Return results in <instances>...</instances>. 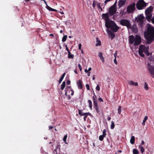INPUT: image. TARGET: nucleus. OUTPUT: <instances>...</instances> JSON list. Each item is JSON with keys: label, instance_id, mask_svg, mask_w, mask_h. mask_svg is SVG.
Wrapping results in <instances>:
<instances>
[{"label": "nucleus", "instance_id": "57", "mask_svg": "<svg viewBox=\"0 0 154 154\" xmlns=\"http://www.w3.org/2000/svg\"><path fill=\"white\" fill-rule=\"evenodd\" d=\"M145 53L147 56H149V52L148 50H147V52H146Z\"/></svg>", "mask_w": 154, "mask_h": 154}, {"label": "nucleus", "instance_id": "27", "mask_svg": "<svg viewBox=\"0 0 154 154\" xmlns=\"http://www.w3.org/2000/svg\"><path fill=\"white\" fill-rule=\"evenodd\" d=\"M66 85V82L65 81H63L61 85L60 88L62 90H63L65 88Z\"/></svg>", "mask_w": 154, "mask_h": 154}, {"label": "nucleus", "instance_id": "12", "mask_svg": "<svg viewBox=\"0 0 154 154\" xmlns=\"http://www.w3.org/2000/svg\"><path fill=\"white\" fill-rule=\"evenodd\" d=\"M147 69L151 75H154V68L153 67L149 64H148Z\"/></svg>", "mask_w": 154, "mask_h": 154}, {"label": "nucleus", "instance_id": "64", "mask_svg": "<svg viewBox=\"0 0 154 154\" xmlns=\"http://www.w3.org/2000/svg\"><path fill=\"white\" fill-rule=\"evenodd\" d=\"M91 67H90L88 68V71H91Z\"/></svg>", "mask_w": 154, "mask_h": 154}, {"label": "nucleus", "instance_id": "37", "mask_svg": "<svg viewBox=\"0 0 154 154\" xmlns=\"http://www.w3.org/2000/svg\"><path fill=\"white\" fill-rule=\"evenodd\" d=\"M144 88L146 90H147L149 89L147 84L146 82H145L144 83Z\"/></svg>", "mask_w": 154, "mask_h": 154}, {"label": "nucleus", "instance_id": "52", "mask_svg": "<svg viewBox=\"0 0 154 154\" xmlns=\"http://www.w3.org/2000/svg\"><path fill=\"white\" fill-rule=\"evenodd\" d=\"M71 82L69 80H68L66 82L67 85H69L70 84Z\"/></svg>", "mask_w": 154, "mask_h": 154}, {"label": "nucleus", "instance_id": "40", "mask_svg": "<svg viewBox=\"0 0 154 154\" xmlns=\"http://www.w3.org/2000/svg\"><path fill=\"white\" fill-rule=\"evenodd\" d=\"M104 137H105L102 135H100L99 136V140L100 141H102L103 140L104 138Z\"/></svg>", "mask_w": 154, "mask_h": 154}, {"label": "nucleus", "instance_id": "31", "mask_svg": "<svg viewBox=\"0 0 154 154\" xmlns=\"http://www.w3.org/2000/svg\"><path fill=\"white\" fill-rule=\"evenodd\" d=\"M93 101L94 107L98 106L97 101L96 100H93Z\"/></svg>", "mask_w": 154, "mask_h": 154}, {"label": "nucleus", "instance_id": "18", "mask_svg": "<svg viewBox=\"0 0 154 154\" xmlns=\"http://www.w3.org/2000/svg\"><path fill=\"white\" fill-rule=\"evenodd\" d=\"M78 113L79 115L81 116H83L86 114H88L89 115H90L91 114L89 112L83 113L82 110L78 109Z\"/></svg>", "mask_w": 154, "mask_h": 154}, {"label": "nucleus", "instance_id": "7", "mask_svg": "<svg viewBox=\"0 0 154 154\" xmlns=\"http://www.w3.org/2000/svg\"><path fill=\"white\" fill-rule=\"evenodd\" d=\"M120 24L123 26H125L128 29H131V24L130 22L126 19H122L120 21Z\"/></svg>", "mask_w": 154, "mask_h": 154}, {"label": "nucleus", "instance_id": "58", "mask_svg": "<svg viewBox=\"0 0 154 154\" xmlns=\"http://www.w3.org/2000/svg\"><path fill=\"white\" fill-rule=\"evenodd\" d=\"M48 128L49 129H51L53 128V127L51 126H49Z\"/></svg>", "mask_w": 154, "mask_h": 154}, {"label": "nucleus", "instance_id": "61", "mask_svg": "<svg viewBox=\"0 0 154 154\" xmlns=\"http://www.w3.org/2000/svg\"><path fill=\"white\" fill-rule=\"evenodd\" d=\"M85 72H86V73H88V70H87V69H85Z\"/></svg>", "mask_w": 154, "mask_h": 154}, {"label": "nucleus", "instance_id": "6", "mask_svg": "<svg viewBox=\"0 0 154 154\" xmlns=\"http://www.w3.org/2000/svg\"><path fill=\"white\" fill-rule=\"evenodd\" d=\"M144 18L143 15L140 14L136 17L135 19V22L139 23V26L140 27L143 26Z\"/></svg>", "mask_w": 154, "mask_h": 154}, {"label": "nucleus", "instance_id": "55", "mask_svg": "<svg viewBox=\"0 0 154 154\" xmlns=\"http://www.w3.org/2000/svg\"><path fill=\"white\" fill-rule=\"evenodd\" d=\"M144 144V142L143 140L141 141V144L139 146H142V145H143Z\"/></svg>", "mask_w": 154, "mask_h": 154}, {"label": "nucleus", "instance_id": "3", "mask_svg": "<svg viewBox=\"0 0 154 154\" xmlns=\"http://www.w3.org/2000/svg\"><path fill=\"white\" fill-rule=\"evenodd\" d=\"M149 47H146L145 45H140L139 48L138 53L142 57H144V55L143 54L144 52L145 53L146 52H147V51L149 50Z\"/></svg>", "mask_w": 154, "mask_h": 154}, {"label": "nucleus", "instance_id": "45", "mask_svg": "<svg viewBox=\"0 0 154 154\" xmlns=\"http://www.w3.org/2000/svg\"><path fill=\"white\" fill-rule=\"evenodd\" d=\"M93 94H94V95L93 97L92 100H96V98H97L96 96V95L95 94L94 92Z\"/></svg>", "mask_w": 154, "mask_h": 154}, {"label": "nucleus", "instance_id": "11", "mask_svg": "<svg viewBox=\"0 0 154 154\" xmlns=\"http://www.w3.org/2000/svg\"><path fill=\"white\" fill-rule=\"evenodd\" d=\"M117 9L116 8H115L112 6H111L109 10V14L110 16L113 15L116 12Z\"/></svg>", "mask_w": 154, "mask_h": 154}, {"label": "nucleus", "instance_id": "24", "mask_svg": "<svg viewBox=\"0 0 154 154\" xmlns=\"http://www.w3.org/2000/svg\"><path fill=\"white\" fill-rule=\"evenodd\" d=\"M47 8L50 11H57V10L55 9H53L49 6H48L47 4Z\"/></svg>", "mask_w": 154, "mask_h": 154}, {"label": "nucleus", "instance_id": "14", "mask_svg": "<svg viewBox=\"0 0 154 154\" xmlns=\"http://www.w3.org/2000/svg\"><path fill=\"white\" fill-rule=\"evenodd\" d=\"M102 16V18L105 20V22L110 20L109 14L108 13L103 14Z\"/></svg>", "mask_w": 154, "mask_h": 154}, {"label": "nucleus", "instance_id": "26", "mask_svg": "<svg viewBox=\"0 0 154 154\" xmlns=\"http://www.w3.org/2000/svg\"><path fill=\"white\" fill-rule=\"evenodd\" d=\"M60 145H57L55 149L53 151L54 153H55V154H58V153L57 152V149L58 147H59V149H60Z\"/></svg>", "mask_w": 154, "mask_h": 154}, {"label": "nucleus", "instance_id": "29", "mask_svg": "<svg viewBox=\"0 0 154 154\" xmlns=\"http://www.w3.org/2000/svg\"><path fill=\"white\" fill-rule=\"evenodd\" d=\"M133 154H139V152L138 150L136 149H134L133 150Z\"/></svg>", "mask_w": 154, "mask_h": 154}, {"label": "nucleus", "instance_id": "63", "mask_svg": "<svg viewBox=\"0 0 154 154\" xmlns=\"http://www.w3.org/2000/svg\"><path fill=\"white\" fill-rule=\"evenodd\" d=\"M90 72H88V76H90Z\"/></svg>", "mask_w": 154, "mask_h": 154}, {"label": "nucleus", "instance_id": "2", "mask_svg": "<svg viewBox=\"0 0 154 154\" xmlns=\"http://www.w3.org/2000/svg\"><path fill=\"white\" fill-rule=\"evenodd\" d=\"M105 26L107 28H110L113 32H117L119 28L114 21L110 20L105 22Z\"/></svg>", "mask_w": 154, "mask_h": 154}, {"label": "nucleus", "instance_id": "25", "mask_svg": "<svg viewBox=\"0 0 154 154\" xmlns=\"http://www.w3.org/2000/svg\"><path fill=\"white\" fill-rule=\"evenodd\" d=\"M97 40V43L95 45V46H97L99 45H101V42L100 40L98 38H96Z\"/></svg>", "mask_w": 154, "mask_h": 154}, {"label": "nucleus", "instance_id": "8", "mask_svg": "<svg viewBox=\"0 0 154 154\" xmlns=\"http://www.w3.org/2000/svg\"><path fill=\"white\" fill-rule=\"evenodd\" d=\"M135 4L132 3L129 5L127 8V11L128 13H133L135 9Z\"/></svg>", "mask_w": 154, "mask_h": 154}, {"label": "nucleus", "instance_id": "44", "mask_svg": "<svg viewBox=\"0 0 154 154\" xmlns=\"http://www.w3.org/2000/svg\"><path fill=\"white\" fill-rule=\"evenodd\" d=\"M96 89L97 91H99L100 90V88L98 84L97 85L96 88Z\"/></svg>", "mask_w": 154, "mask_h": 154}, {"label": "nucleus", "instance_id": "59", "mask_svg": "<svg viewBox=\"0 0 154 154\" xmlns=\"http://www.w3.org/2000/svg\"><path fill=\"white\" fill-rule=\"evenodd\" d=\"M151 21L152 23L154 24V17L152 19Z\"/></svg>", "mask_w": 154, "mask_h": 154}, {"label": "nucleus", "instance_id": "38", "mask_svg": "<svg viewBox=\"0 0 154 154\" xmlns=\"http://www.w3.org/2000/svg\"><path fill=\"white\" fill-rule=\"evenodd\" d=\"M114 55L115 57V59L114 60V61L115 64H117V61L116 60V52L114 54Z\"/></svg>", "mask_w": 154, "mask_h": 154}, {"label": "nucleus", "instance_id": "33", "mask_svg": "<svg viewBox=\"0 0 154 154\" xmlns=\"http://www.w3.org/2000/svg\"><path fill=\"white\" fill-rule=\"evenodd\" d=\"M67 134H66L64 136V137L63 139V141L66 144H67L68 143H67L66 142V139L67 138Z\"/></svg>", "mask_w": 154, "mask_h": 154}, {"label": "nucleus", "instance_id": "20", "mask_svg": "<svg viewBox=\"0 0 154 154\" xmlns=\"http://www.w3.org/2000/svg\"><path fill=\"white\" fill-rule=\"evenodd\" d=\"M128 84L130 85H133L135 86H137L138 84L137 82H134L132 81H130L128 83Z\"/></svg>", "mask_w": 154, "mask_h": 154}, {"label": "nucleus", "instance_id": "28", "mask_svg": "<svg viewBox=\"0 0 154 154\" xmlns=\"http://www.w3.org/2000/svg\"><path fill=\"white\" fill-rule=\"evenodd\" d=\"M88 103L89 104V107L91 109H92V103L91 101L90 100H88Z\"/></svg>", "mask_w": 154, "mask_h": 154}, {"label": "nucleus", "instance_id": "53", "mask_svg": "<svg viewBox=\"0 0 154 154\" xmlns=\"http://www.w3.org/2000/svg\"><path fill=\"white\" fill-rule=\"evenodd\" d=\"M97 5V7L98 8H100L101 7L100 6V3H98Z\"/></svg>", "mask_w": 154, "mask_h": 154}, {"label": "nucleus", "instance_id": "54", "mask_svg": "<svg viewBox=\"0 0 154 154\" xmlns=\"http://www.w3.org/2000/svg\"><path fill=\"white\" fill-rule=\"evenodd\" d=\"M82 47V45L80 43L79 44V50L81 49Z\"/></svg>", "mask_w": 154, "mask_h": 154}, {"label": "nucleus", "instance_id": "16", "mask_svg": "<svg viewBox=\"0 0 154 154\" xmlns=\"http://www.w3.org/2000/svg\"><path fill=\"white\" fill-rule=\"evenodd\" d=\"M135 37L133 35H131L129 36V41L130 44H133L134 42Z\"/></svg>", "mask_w": 154, "mask_h": 154}, {"label": "nucleus", "instance_id": "43", "mask_svg": "<svg viewBox=\"0 0 154 154\" xmlns=\"http://www.w3.org/2000/svg\"><path fill=\"white\" fill-rule=\"evenodd\" d=\"M106 129H104L103 131L102 135L103 136L105 137L106 136Z\"/></svg>", "mask_w": 154, "mask_h": 154}, {"label": "nucleus", "instance_id": "39", "mask_svg": "<svg viewBox=\"0 0 154 154\" xmlns=\"http://www.w3.org/2000/svg\"><path fill=\"white\" fill-rule=\"evenodd\" d=\"M73 54H71V53L70 52H69L68 53V58H73Z\"/></svg>", "mask_w": 154, "mask_h": 154}, {"label": "nucleus", "instance_id": "47", "mask_svg": "<svg viewBox=\"0 0 154 154\" xmlns=\"http://www.w3.org/2000/svg\"><path fill=\"white\" fill-rule=\"evenodd\" d=\"M88 115H89L88 114H86L84 115V116L83 118V119L84 121H86L87 117Z\"/></svg>", "mask_w": 154, "mask_h": 154}, {"label": "nucleus", "instance_id": "21", "mask_svg": "<svg viewBox=\"0 0 154 154\" xmlns=\"http://www.w3.org/2000/svg\"><path fill=\"white\" fill-rule=\"evenodd\" d=\"M65 75H66V73H64L62 75V76L60 77V79L58 81L59 84H60L61 82L62 81L63 79V78L64 77Z\"/></svg>", "mask_w": 154, "mask_h": 154}, {"label": "nucleus", "instance_id": "10", "mask_svg": "<svg viewBox=\"0 0 154 154\" xmlns=\"http://www.w3.org/2000/svg\"><path fill=\"white\" fill-rule=\"evenodd\" d=\"M71 91V95L72 96L74 94V91L71 88V86H67L65 89V94L66 96H67V91Z\"/></svg>", "mask_w": 154, "mask_h": 154}, {"label": "nucleus", "instance_id": "5", "mask_svg": "<svg viewBox=\"0 0 154 154\" xmlns=\"http://www.w3.org/2000/svg\"><path fill=\"white\" fill-rule=\"evenodd\" d=\"M146 6L147 4L143 0H139L136 3V8L139 10L144 9Z\"/></svg>", "mask_w": 154, "mask_h": 154}, {"label": "nucleus", "instance_id": "32", "mask_svg": "<svg viewBox=\"0 0 154 154\" xmlns=\"http://www.w3.org/2000/svg\"><path fill=\"white\" fill-rule=\"evenodd\" d=\"M132 31L134 32H137V28L135 26H133L131 27Z\"/></svg>", "mask_w": 154, "mask_h": 154}, {"label": "nucleus", "instance_id": "49", "mask_svg": "<svg viewBox=\"0 0 154 154\" xmlns=\"http://www.w3.org/2000/svg\"><path fill=\"white\" fill-rule=\"evenodd\" d=\"M86 87L87 90H90L89 85L88 84H86Z\"/></svg>", "mask_w": 154, "mask_h": 154}, {"label": "nucleus", "instance_id": "35", "mask_svg": "<svg viewBox=\"0 0 154 154\" xmlns=\"http://www.w3.org/2000/svg\"><path fill=\"white\" fill-rule=\"evenodd\" d=\"M110 128L111 129H113L115 127V124L114 122L112 121H111Z\"/></svg>", "mask_w": 154, "mask_h": 154}, {"label": "nucleus", "instance_id": "22", "mask_svg": "<svg viewBox=\"0 0 154 154\" xmlns=\"http://www.w3.org/2000/svg\"><path fill=\"white\" fill-rule=\"evenodd\" d=\"M135 140V137L134 136H132L130 139V143L132 144H133L134 143V142Z\"/></svg>", "mask_w": 154, "mask_h": 154}, {"label": "nucleus", "instance_id": "13", "mask_svg": "<svg viewBox=\"0 0 154 154\" xmlns=\"http://www.w3.org/2000/svg\"><path fill=\"white\" fill-rule=\"evenodd\" d=\"M107 32L108 34L110 36L112 40L113 39L115 38V35L114 33L112 32L108 29H107Z\"/></svg>", "mask_w": 154, "mask_h": 154}, {"label": "nucleus", "instance_id": "36", "mask_svg": "<svg viewBox=\"0 0 154 154\" xmlns=\"http://www.w3.org/2000/svg\"><path fill=\"white\" fill-rule=\"evenodd\" d=\"M67 37V36L66 35H64V36H63V37L62 39V41L63 42H65L66 40Z\"/></svg>", "mask_w": 154, "mask_h": 154}, {"label": "nucleus", "instance_id": "60", "mask_svg": "<svg viewBox=\"0 0 154 154\" xmlns=\"http://www.w3.org/2000/svg\"><path fill=\"white\" fill-rule=\"evenodd\" d=\"M107 119L108 121H109L111 119V118L110 117H109L107 118Z\"/></svg>", "mask_w": 154, "mask_h": 154}, {"label": "nucleus", "instance_id": "46", "mask_svg": "<svg viewBox=\"0 0 154 154\" xmlns=\"http://www.w3.org/2000/svg\"><path fill=\"white\" fill-rule=\"evenodd\" d=\"M78 67L80 70V71H82V67H81V66L80 64H79L78 65Z\"/></svg>", "mask_w": 154, "mask_h": 154}, {"label": "nucleus", "instance_id": "42", "mask_svg": "<svg viewBox=\"0 0 154 154\" xmlns=\"http://www.w3.org/2000/svg\"><path fill=\"white\" fill-rule=\"evenodd\" d=\"M97 3V2L96 1H95V0H94L92 4L93 7L94 8L96 6V4Z\"/></svg>", "mask_w": 154, "mask_h": 154}, {"label": "nucleus", "instance_id": "48", "mask_svg": "<svg viewBox=\"0 0 154 154\" xmlns=\"http://www.w3.org/2000/svg\"><path fill=\"white\" fill-rule=\"evenodd\" d=\"M117 2V1H116V2H115L114 4V5H112V6L113 7H114L115 8H116Z\"/></svg>", "mask_w": 154, "mask_h": 154}, {"label": "nucleus", "instance_id": "51", "mask_svg": "<svg viewBox=\"0 0 154 154\" xmlns=\"http://www.w3.org/2000/svg\"><path fill=\"white\" fill-rule=\"evenodd\" d=\"M98 100L101 102H102L103 101V100L102 98L101 97H99L98 99Z\"/></svg>", "mask_w": 154, "mask_h": 154}, {"label": "nucleus", "instance_id": "15", "mask_svg": "<svg viewBox=\"0 0 154 154\" xmlns=\"http://www.w3.org/2000/svg\"><path fill=\"white\" fill-rule=\"evenodd\" d=\"M125 3V1L124 0H119L118 2V6L119 8H120L123 5H124Z\"/></svg>", "mask_w": 154, "mask_h": 154}, {"label": "nucleus", "instance_id": "62", "mask_svg": "<svg viewBox=\"0 0 154 154\" xmlns=\"http://www.w3.org/2000/svg\"><path fill=\"white\" fill-rule=\"evenodd\" d=\"M71 97H70V95H69L68 96V98L69 100L70 98H71Z\"/></svg>", "mask_w": 154, "mask_h": 154}, {"label": "nucleus", "instance_id": "9", "mask_svg": "<svg viewBox=\"0 0 154 154\" xmlns=\"http://www.w3.org/2000/svg\"><path fill=\"white\" fill-rule=\"evenodd\" d=\"M142 39L141 37L138 35H136L135 37L134 45L138 46L141 43Z\"/></svg>", "mask_w": 154, "mask_h": 154}, {"label": "nucleus", "instance_id": "34", "mask_svg": "<svg viewBox=\"0 0 154 154\" xmlns=\"http://www.w3.org/2000/svg\"><path fill=\"white\" fill-rule=\"evenodd\" d=\"M94 108L95 109L97 113H100V111L99 108L98 106H97L94 107Z\"/></svg>", "mask_w": 154, "mask_h": 154}, {"label": "nucleus", "instance_id": "50", "mask_svg": "<svg viewBox=\"0 0 154 154\" xmlns=\"http://www.w3.org/2000/svg\"><path fill=\"white\" fill-rule=\"evenodd\" d=\"M65 47H66V51H67L68 52V53H69V52H70L69 50V49L67 47V45H65Z\"/></svg>", "mask_w": 154, "mask_h": 154}, {"label": "nucleus", "instance_id": "4", "mask_svg": "<svg viewBox=\"0 0 154 154\" xmlns=\"http://www.w3.org/2000/svg\"><path fill=\"white\" fill-rule=\"evenodd\" d=\"M153 10V7L150 6L145 10V14L146 15V18L147 20H149L151 19L152 16L151 12Z\"/></svg>", "mask_w": 154, "mask_h": 154}, {"label": "nucleus", "instance_id": "1", "mask_svg": "<svg viewBox=\"0 0 154 154\" xmlns=\"http://www.w3.org/2000/svg\"><path fill=\"white\" fill-rule=\"evenodd\" d=\"M147 44H149L154 40V27L152 26L148 27L147 32L144 33Z\"/></svg>", "mask_w": 154, "mask_h": 154}, {"label": "nucleus", "instance_id": "19", "mask_svg": "<svg viewBox=\"0 0 154 154\" xmlns=\"http://www.w3.org/2000/svg\"><path fill=\"white\" fill-rule=\"evenodd\" d=\"M103 53L101 52H99L98 53V56L100 58V59L101 60V61L103 63H104V58L103 56Z\"/></svg>", "mask_w": 154, "mask_h": 154}, {"label": "nucleus", "instance_id": "17", "mask_svg": "<svg viewBox=\"0 0 154 154\" xmlns=\"http://www.w3.org/2000/svg\"><path fill=\"white\" fill-rule=\"evenodd\" d=\"M78 88L79 89H82L83 88L82 82L81 80H79L77 83Z\"/></svg>", "mask_w": 154, "mask_h": 154}, {"label": "nucleus", "instance_id": "23", "mask_svg": "<svg viewBox=\"0 0 154 154\" xmlns=\"http://www.w3.org/2000/svg\"><path fill=\"white\" fill-rule=\"evenodd\" d=\"M138 148L140 149V151L141 152L142 154H143V153L145 151L144 148L143 146H139Z\"/></svg>", "mask_w": 154, "mask_h": 154}, {"label": "nucleus", "instance_id": "41", "mask_svg": "<svg viewBox=\"0 0 154 154\" xmlns=\"http://www.w3.org/2000/svg\"><path fill=\"white\" fill-rule=\"evenodd\" d=\"M118 113L119 114H120L121 112V106H119L118 107Z\"/></svg>", "mask_w": 154, "mask_h": 154}, {"label": "nucleus", "instance_id": "56", "mask_svg": "<svg viewBox=\"0 0 154 154\" xmlns=\"http://www.w3.org/2000/svg\"><path fill=\"white\" fill-rule=\"evenodd\" d=\"M111 1V0H106L104 2V3L106 5L108 2H110Z\"/></svg>", "mask_w": 154, "mask_h": 154}, {"label": "nucleus", "instance_id": "30", "mask_svg": "<svg viewBox=\"0 0 154 154\" xmlns=\"http://www.w3.org/2000/svg\"><path fill=\"white\" fill-rule=\"evenodd\" d=\"M148 116H146L144 119L143 121V122L142 123V125H145V122H146V121L148 119Z\"/></svg>", "mask_w": 154, "mask_h": 154}]
</instances>
